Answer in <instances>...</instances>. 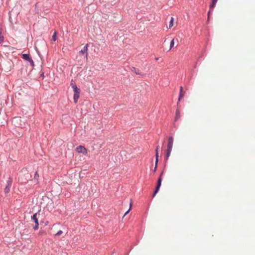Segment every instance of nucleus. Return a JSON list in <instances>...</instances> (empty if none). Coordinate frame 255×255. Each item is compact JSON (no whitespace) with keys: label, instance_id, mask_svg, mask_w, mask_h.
I'll return each instance as SVG.
<instances>
[{"label":"nucleus","instance_id":"obj_20","mask_svg":"<svg viewBox=\"0 0 255 255\" xmlns=\"http://www.w3.org/2000/svg\"><path fill=\"white\" fill-rule=\"evenodd\" d=\"M38 226H39V223H38V224H36V225L33 227V229L34 230H37L38 229Z\"/></svg>","mask_w":255,"mask_h":255},{"label":"nucleus","instance_id":"obj_4","mask_svg":"<svg viewBox=\"0 0 255 255\" xmlns=\"http://www.w3.org/2000/svg\"><path fill=\"white\" fill-rule=\"evenodd\" d=\"M12 178L9 177L8 180L7 181V185L5 187V188H4V191L5 193L7 194L10 191V187H11V185H12Z\"/></svg>","mask_w":255,"mask_h":255},{"label":"nucleus","instance_id":"obj_9","mask_svg":"<svg viewBox=\"0 0 255 255\" xmlns=\"http://www.w3.org/2000/svg\"><path fill=\"white\" fill-rule=\"evenodd\" d=\"M218 0H212V2L210 5V8L212 9L213 8L217 2Z\"/></svg>","mask_w":255,"mask_h":255},{"label":"nucleus","instance_id":"obj_3","mask_svg":"<svg viewBox=\"0 0 255 255\" xmlns=\"http://www.w3.org/2000/svg\"><path fill=\"white\" fill-rule=\"evenodd\" d=\"M76 151L78 153H82L84 155L87 154V149L83 146L80 145L76 147Z\"/></svg>","mask_w":255,"mask_h":255},{"label":"nucleus","instance_id":"obj_12","mask_svg":"<svg viewBox=\"0 0 255 255\" xmlns=\"http://www.w3.org/2000/svg\"><path fill=\"white\" fill-rule=\"evenodd\" d=\"M73 91H74V94H75V93H80V89H79L77 86L74 87L73 89Z\"/></svg>","mask_w":255,"mask_h":255},{"label":"nucleus","instance_id":"obj_25","mask_svg":"<svg viewBox=\"0 0 255 255\" xmlns=\"http://www.w3.org/2000/svg\"><path fill=\"white\" fill-rule=\"evenodd\" d=\"M131 203H130V207H131Z\"/></svg>","mask_w":255,"mask_h":255},{"label":"nucleus","instance_id":"obj_7","mask_svg":"<svg viewBox=\"0 0 255 255\" xmlns=\"http://www.w3.org/2000/svg\"><path fill=\"white\" fill-rule=\"evenodd\" d=\"M37 214L35 213L31 217V219L33 220L36 224H38V220L37 218Z\"/></svg>","mask_w":255,"mask_h":255},{"label":"nucleus","instance_id":"obj_23","mask_svg":"<svg viewBox=\"0 0 255 255\" xmlns=\"http://www.w3.org/2000/svg\"><path fill=\"white\" fill-rule=\"evenodd\" d=\"M129 211V210L128 211H127V212L125 214V215H124L125 216L126 215H127L128 214V213Z\"/></svg>","mask_w":255,"mask_h":255},{"label":"nucleus","instance_id":"obj_22","mask_svg":"<svg viewBox=\"0 0 255 255\" xmlns=\"http://www.w3.org/2000/svg\"><path fill=\"white\" fill-rule=\"evenodd\" d=\"M29 61L32 66L34 65V62H33V60H32V59L30 58V60H29Z\"/></svg>","mask_w":255,"mask_h":255},{"label":"nucleus","instance_id":"obj_14","mask_svg":"<svg viewBox=\"0 0 255 255\" xmlns=\"http://www.w3.org/2000/svg\"><path fill=\"white\" fill-rule=\"evenodd\" d=\"M70 85L72 87V88L73 89L74 87H76V85L75 83V82L72 80L71 81V84H70Z\"/></svg>","mask_w":255,"mask_h":255},{"label":"nucleus","instance_id":"obj_8","mask_svg":"<svg viewBox=\"0 0 255 255\" xmlns=\"http://www.w3.org/2000/svg\"><path fill=\"white\" fill-rule=\"evenodd\" d=\"M79 95H80V93L74 94L73 99H74V101L75 103H77L78 100L79 98V96H80Z\"/></svg>","mask_w":255,"mask_h":255},{"label":"nucleus","instance_id":"obj_1","mask_svg":"<svg viewBox=\"0 0 255 255\" xmlns=\"http://www.w3.org/2000/svg\"><path fill=\"white\" fill-rule=\"evenodd\" d=\"M173 144V138L172 136H170L169 137L168 140V144H167V148L165 154V160H167L168 158L169 157L170 155V153L172 151V147Z\"/></svg>","mask_w":255,"mask_h":255},{"label":"nucleus","instance_id":"obj_17","mask_svg":"<svg viewBox=\"0 0 255 255\" xmlns=\"http://www.w3.org/2000/svg\"><path fill=\"white\" fill-rule=\"evenodd\" d=\"M52 39L54 41H56V32H54V34L52 36Z\"/></svg>","mask_w":255,"mask_h":255},{"label":"nucleus","instance_id":"obj_13","mask_svg":"<svg viewBox=\"0 0 255 255\" xmlns=\"http://www.w3.org/2000/svg\"><path fill=\"white\" fill-rule=\"evenodd\" d=\"M173 21H174V18L172 17L171 18V20L170 21L169 24V28H171L173 26Z\"/></svg>","mask_w":255,"mask_h":255},{"label":"nucleus","instance_id":"obj_16","mask_svg":"<svg viewBox=\"0 0 255 255\" xmlns=\"http://www.w3.org/2000/svg\"><path fill=\"white\" fill-rule=\"evenodd\" d=\"M174 45V39H172L171 41L170 42V49H171Z\"/></svg>","mask_w":255,"mask_h":255},{"label":"nucleus","instance_id":"obj_6","mask_svg":"<svg viewBox=\"0 0 255 255\" xmlns=\"http://www.w3.org/2000/svg\"><path fill=\"white\" fill-rule=\"evenodd\" d=\"M183 88L181 86L180 87V93H179V99H178V101H180V100L184 97V93L183 92Z\"/></svg>","mask_w":255,"mask_h":255},{"label":"nucleus","instance_id":"obj_21","mask_svg":"<svg viewBox=\"0 0 255 255\" xmlns=\"http://www.w3.org/2000/svg\"><path fill=\"white\" fill-rule=\"evenodd\" d=\"M4 40V37L3 36H0V44Z\"/></svg>","mask_w":255,"mask_h":255},{"label":"nucleus","instance_id":"obj_10","mask_svg":"<svg viewBox=\"0 0 255 255\" xmlns=\"http://www.w3.org/2000/svg\"><path fill=\"white\" fill-rule=\"evenodd\" d=\"M22 57L24 59L28 60V61L30 59V58L29 57V55L28 54H22Z\"/></svg>","mask_w":255,"mask_h":255},{"label":"nucleus","instance_id":"obj_18","mask_svg":"<svg viewBox=\"0 0 255 255\" xmlns=\"http://www.w3.org/2000/svg\"><path fill=\"white\" fill-rule=\"evenodd\" d=\"M157 163H156V159L155 160V167L154 168V170H153V172H156V169H157Z\"/></svg>","mask_w":255,"mask_h":255},{"label":"nucleus","instance_id":"obj_5","mask_svg":"<svg viewBox=\"0 0 255 255\" xmlns=\"http://www.w3.org/2000/svg\"><path fill=\"white\" fill-rule=\"evenodd\" d=\"M88 44H87L83 48V49L80 51L79 53L80 55H86V57L87 58L88 57Z\"/></svg>","mask_w":255,"mask_h":255},{"label":"nucleus","instance_id":"obj_24","mask_svg":"<svg viewBox=\"0 0 255 255\" xmlns=\"http://www.w3.org/2000/svg\"><path fill=\"white\" fill-rule=\"evenodd\" d=\"M155 59H156V60H158V58H156Z\"/></svg>","mask_w":255,"mask_h":255},{"label":"nucleus","instance_id":"obj_15","mask_svg":"<svg viewBox=\"0 0 255 255\" xmlns=\"http://www.w3.org/2000/svg\"><path fill=\"white\" fill-rule=\"evenodd\" d=\"M179 114H180L179 111L178 110H176V117H175L176 120L178 119L179 118Z\"/></svg>","mask_w":255,"mask_h":255},{"label":"nucleus","instance_id":"obj_19","mask_svg":"<svg viewBox=\"0 0 255 255\" xmlns=\"http://www.w3.org/2000/svg\"><path fill=\"white\" fill-rule=\"evenodd\" d=\"M62 233V231L61 230L59 231L56 234V236H60Z\"/></svg>","mask_w":255,"mask_h":255},{"label":"nucleus","instance_id":"obj_11","mask_svg":"<svg viewBox=\"0 0 255 255\" xmlns=\"http://www.w3.org/2000/svg\"><path fill=\"white\" fill-rule=\"evenodd\" d=\"M159 148V145H158L157 147H156V163H158V149Z\"/></svg>","mask_w":255,"mask_h":255},{"label":"nucleus","instance_id":"obj_2","mask_svg":"<svg viewBox=\"0 0 255 255\" xmlns=\"http://www.w3.org/2000/svg\"><path fill=\"white\" fill-rule=\"evenodd\" d=\"M163 174V172H162L160 174V175L159 176V177L158 178V181H157V186H156V189H155V190L153 193V196L154 197L155 196V195L157 194V193L158 192L159 189H160V187L161 186V182H162V176Z\"/></svg>","mask_w":255,"mask_h":255}]
</instances>
